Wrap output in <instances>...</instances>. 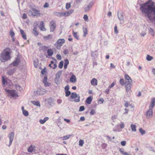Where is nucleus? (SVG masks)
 <instances>
[{
    "mask_svg": "<svg viewBox=\"0 0 155 155\" xmlns=\"http://www.w3.org/2000/svg\"><path fill=\"white\" fill-rule=\"evenodd\" d=\"M142 14L155 25V5L151 0L140 5Z\"/></svg>",
    "mask_w": 155,
    "mask_h": 155,
    "instance_id": "obj_1",
    "label": "nucleus"
},
{
    "mask_svg": "<svg viewBox=\"0 0 155 155\" xmlns=\"http://www.w3.org/2000/svg\"><path fill=\"white\" fill-rule=\"evenodd\" d=\"M10 51L11 50L9 48H7L3 51L0 57V59L2 61L4 62L10 59Z\"/></svg>",
    "mask_w": 155,
    "mask_h": 155,
    "instance_id": "obj_2",
    "label": "nucleus"
},
{
    "mask_svg": "<svg viewBox=\"0 0 155 155\" xmlns=\"http://www.w3.org/2000/svg\"><path fill=\"white\" fill-rule=\"evenodd\" d=\"M155 105V98L152 99L151 103L149 105V108L146 113V117L147 119H149L152 116L153 108Z\"/></svg>",
    "mask_w": 155,
    "mask_h": 155,
    "instance_id": "obj_3",
    "label": "nucleus"
},
{
    "mask_svg": "<svg viewBox=\"0 0 155 155\" xmlns=\"http://www.w3.org/2000/svg\"><path fill=\"white\" fill-rule=\"evenodd\" d=\"M48 91L42 88H38L36 91H34V95L35 96L43 95L46 93Z\"/></svg>",
    "mask_w": 155,
    "mask_h": 155,
    "instance_id": "obj_4",
    "label": "nucleus"
},
{
    "mask_svg": "<svg viewBox=\"0 0 155 155\" xmlns=\"http://www.w3.org/2000/svg\"><path fill=\"white\" fill-rule=\"evenodd\" d=\"M28 151L29 152H34L35 153H37L39 151L38 147L34 145H31L28 149Z\"/></svg>",
    "mask_w": 155,
    "mask_h": 155,
    "instance_id": "obj_5",
    "label": "nucleus"
},
{
    "mask_svg": "<svg viewBox=\"0 0 155 155\" xmlns=\"http://www.w3.org/2000/svg\"><path fill=\"white\" fill-rule=\"evenodd\" d=\"M70 97L71 99H75L77 98H78V99H76L74 101L75 102H79L80 101V96H79V95L77 94L76 93H72Z\"/></svg>",
    "mask_w": 155,
    "mask_h": 155,
    "instance_id": "obj_6",
    "label": "nucleus"
},
{
    "mask_svg": "<svg viewBox=\"0 0 155 155\" xmlns=\"http://www.w3.org/2000/svg\"><path fill=\"white\" fill-rule=\"evenodd\" d=\"M62 73L61 71H58L56 74V78L55 81V83L57 84H59L60 83V76Z\"/></svg>",
    "mask_w": 155,
    "mask_h": 155,
    "instance_id": "obj_7",
    "label": "nucleus"
},
{
    "mask_svg": "<svg viewBox=\"0 0 155 155\" xmlns=\"http://www.w3.org/2000/svg\"><path fill=\"white\" fill-rule=\"evenodd\" d=\"M65 42V40L63 39H59L54 44V45L56 47L58 48V47H60L62 46V44Z\"/></svg>",
    "mask_w": 155,
    "mask_h": 155,
    "instance_id": "obj_8",
    "label": "nucleus"
},
{
    "mask_svg": "<svg viewBox=\"0 0 155 155\" xmlns=\"http://www.w3.org/2000/svg\"><path fill=\"white\" fill-rule=\"evenodd\" d=\"M5 90L8 94H9L12 97H14L16 96H18L17 94L16 93V91L14 90H8L5 89Z\"/></svg>",
    "mask_w": 155,
    "mask_h": 155,
    "instance_id": "obj_9",
    "label": "nucleus"
},
{
    "mask_svg": "<svg viewBox=\"0 0 155 155\" xmlns=\"http://www.w3.org/2000/svg\"><path fill=\"white\" fill-rule=\"evenodd\" d=\"M49 25L50 28V31L51 32L54 31L56 27V25L55 21L54 20L51 21Z\"/></svg>",
    "mask_w": 155,
    "mask_h": 155,
    "instance_id": "obj_10",
    "label": "nucleus"
},
{
    "mask_svg": "<svg viewBox=\"0 0 155 155\" xmlns=\"http://www.w3.org/2000/svg\"><path fill=\"white\" fill-rule=\"evenodd\" d=\"M32 10L33 11V16H40L41 14L40 13V12L39 10L35 8H33L32 9Z\"/></svg>",
    "mask_w": 155,
    "mask_h": 155,
    "instance_id": "obj_11",
    "label": "nucleus"
},
{
    "mask_svg": "<svg viewBox=\"0 0 155 155\" xmlns=\"http://www.w3.org/2000/svg\"><path fill=\"white\" fill-rule=\"evenodd\" d=\"M14 133L13 132H11L8 134V137L9 139V144L8 145L9 147L10 146L12 143L14 138Z\"/></svg>",
    "mask_w": 155,
    "mask_h": 155,
    "instance_id": "obj_12",
    "label": "nucleus"
},
{
    "mask_svg": "<svg viewBox=\"0 0 155 155\" xmlns=\"http://www.w3.org/2000/svg\"><path fill=\"white\" fill-rule=\"evenodd\" d=\"M20 60L19 58L17 57L15 59V60L13 61L11 64V65H13V66H17L20 62Z\"/></svg>",
    "mask_w": 155,
    "mask_h": 155,
    "instance_id": "obj_13",
    "label": "nucleus"
},
{
    "mask_svg": "<svg viewBox=\"0 0 155 155\" xmlns=\"http://www.w3.org/2000/svg\"><path fill=\"white\" fill-rule=\"evenodd\" d=\"M124 78L126 83H132V80L131 78L127 74H125V75Z\"/></svg>",
    "mask_w": 155,
    "mask_h": 155,
    "instance_id": "obj_14",
    "label": "nucleus"
},
{
    "mask_svg": "<svg viewBox=\"0 0 155 155\" xmlns=\"http://www.w3.org/2000/svg\"><path fill=\"white\" fill-rule=\"evenodd\" d=\"M93 5V3L92 2H90L89 5L86 6L84 8V11L85 12H88L90 10L92 6Z\"/></svg>",
    "mask_w": 155,
    "mask_h": 155,
    "instance_id": "obj_15",
    "label": "nucleus"
},
{
    "mask_svg": "<svg viewBox=\"0 0 155 155\" xmlns=\"http://www.w3.org/2000/svg\"><path fill=\"white\" fill-rule=\"evenodd\" d=\"M132 83H126L125 87L126 89V91L127 92L129 91L131 89Z\"/></svg>",
    "mask_w": 155,
    "mask_h": 155,
    "instance_id": "obj_16",
    "label": "nucleus"
},
{
    "mask_svg": "<svg viewBox=\"0 0 155 155\" xmlns=\"http://www.w3.org/2000/svg\"><path fill=\"white\" fill-rule=\"evenodd\" d=\"M47 77L46 76H45L43 80V82L44 83L45 86V87L49 86L51 84L50 83L47 82Z\"/></svg>",
    "mask_w": 155,
    "mask_h": 155,
    "instance_id": "obj_17",
    "label": "nucleus"
},
{
    "mask_svg": "<svg viewBox=\"0 0 155 155\" xmlns=\"http://www.w3.org/2000/svg\"><path fill=\"white\" fill-rule=\"evenodd\" d=\"M91 83L92 85L96 86L97 85V80L95 78H93L91 81Z\"/></svg>",
    "mask_w": 155,
    "mask_h": 155,
    "instance_id": "obj_18",
    "label": "nucleus"
},
{
    "mask_svg": "<svg viewBox=\"0 0 155 155\" xmlns=\"http://www.w3.org/2000/svg\"><path fill=\"white\" fill-rule=\"evenodd\" d=\"M20 31L22 35V38L26 40L27 39L26 35L24 31L21 29H20Z\"/></svg>",
    "mask_w": 155,
    "mask_h": 155,
    "instance_id": "obj_19",
    "label": "nucleus"
},
{
    "mask_svg": "<svg viewBox=\"0 0 155 155\" xmlns=\"http://www.w3.org/2000/svg\"><path fill=\"white\" fill-rule=\"evenodd\" d=\"M48 48V47L43 45L40 47L39 48V49L40 50L42 51H45L47 50Z\"/></svg>",
    "mask_w": 155,
    "mask_h": 155,
    "instance_id": "obj_20",
    "label": "nucleus"
},
{
    "mask_svg": "<svg viewBox=\"0 0 155 155\" xmlns=\"http://www.w3.org/2000/svg\"><path fill=\"white\" fill-rule=\"evenodd\" d=\"M91 56L93 57H97L98 55V51L97 50L91 52Z\"/></svg>",
    "mask_w": 155,
    "mask_h": 155,
    "instance_id": "obj_21",
    "label": "nucleus"
},
{
    "mask_svg": "<svg viewBox=\"0 0 155 155\" xmlns=\"http://www.w3.org/2000/svg\"><path fill=\"white\" fill-rule=\"evenodd\" d=\"M48 119L49 118L48 117H45L43 119H40L39 120V122L41 124H43L48 120Z\"/></svg>",
    "mask_w": 155,
    "mask_h": 155,
    "instance_id": "obj_22",
    "label": "nucleus"
},
{
    "mask_svg": "<svg viewBox=\"0 0 155 155\" xmlns=\"http://www.w3.org/2000/svg\"><path fill=\"white\" fill-rule=\"evenodd\" d=\"M70 81L71 82H75L76 81V78L74 75H72L70 78Z\"/></svg>",
    "mask_w": 155,
    "mask_h": 155,
    "instance_id": "obj_23",
    "label": "nucleus"
},
{
    "mask_svg": "<svg viewBox=\"0 0 155 155\" xmlns=\"http://www.w3.org/2000/svg\"><path fill=\"white\" fill-rule=\"evenodd\" d=\"M15 70V68L9 70L7 72V74L9 75H12L14 74Z\"/></svg>",
    "mask_w": 155,
    "mask_h": 155,
    "instance_id": "obj_24",
    "label": "nucleus"
},
{
    "mask_svg": "<svg viewBox=\"0 0 155 155\" xmlns=\"http://www.w3.org/2000/svg\"><path fill=\"white\" fill-rule=\"evenodd\" d=\"M92 101V98L91 97H88L86 100V103L88 104H90Z\"/></svg>",
    "mask_w": 155,
    "mask_h": 155,
    "instance_id": "obj_25",
    "label": "nucleus"
},
{
    "mask_svg": "<svg viewBox=\"0 0 155 155\" xmlns=\"http://www.w3.org/2000/svg\"><path fill=\"white\" fill-rule=\"evenodd\" d=\"M47 52L49 56H51L53 54V51L52 49H49L47 50Z\"/></svg>",
    "mask_w": 155,
    "mask_h": 155,
    "instance_id": "obj_26",
    "label": "nucleus"
},
{
    "mask_svg": "<svg viewBox=\"0 0 155 155\" xmlns=\"http://www.w3.org/2000/svg\"><path fill=\"white\" fill-rule=\"evenodd\" d=\"M31 102L34 105H36L37 106L40 107L41 106V105L40 104V102L39 101H31Z\"/></svg>",
    "mask_w": 155,
    "mask_h": 155,
    "instance_id": "obj_27",
    "label": "nucleus"
},
{
    "mask_svg": "<svg viewBox=\"0 0 155 155\" xmlns=\"http://www.w3.org/2000/svg\"><path fill=\"white\" fill-rule=\"evenodd\" d=\"M69 64V61L68 59H66L64 60V69H66L68 65Z\"/></svg>",
    "mask_w": 155,
    "mask_h": 155,
    "instance_id": "obj_28",
    "label": "nucleus"
},
{
    "mask_svg": "<svg viewBox=\"0 0 155 155\" xmlns=\"http://www.w3.org/2000/svg\"><path fill=\"white\" fill-rule=\"evenodd\" d=\"M52 35H49L48 36H44L43 38L45 40H48L51 39Z\"/></svg>",
    "mask_w": 155,
    "mask_h": 155,
    "instance_id": "obj_29",
    "label": "nucleus"
},
{
    "mask_svg": "<svg viewBox=\"0 0 155 155\" xmlns=\"http://www.w3.org/2000/svg\"><path fill=\"white\" fill-rule=\"evenodd\" d=\"M119 151L122 154H123L124 155H131L129 154H128L126 152H125L124 151V149L120 148L119 149Z\"/></svg>",
    "mask_w": 155,
    "mask_h": 155,
    "instance_id": "obj_30",
    "label": "nucleus"
},
{
    "mask_svg": "<svg viewBox=\"0 0 155 155\" xmlns=\"http://www.w3.org/2000/svg\"><path fill=\"white\" fill-rule=\"evenodd\" d=\"M117 15L119 19H123V16L121 12H118Z\"/></svg>",
    "mask_w": 155,
    "mask_h": 155,
    "instance_id": "obj_31",
    "label": "nucleus"
},
{
    "mask_svg": "<svg viewBox=\"0 0 155 155\" xmlns=\"http://www.w3.org/2000/svg\"><path fill=\"white\" fill-rule=\"evenodd\" d=\"M120 83L122 86H124L126 84V82L124 81L123 78H121L120 80Z\"/></svg>",
    "mask_w": 155,
    "mask_h": 155,
    "instance_id": "obj_32",
    "label": "nucleus"
},
{
    "mask_svg": "<svg viewBox=\"0 0 155 155\" xmlns=\"http://www.w3.org/2000/svg\"><path fill=\"white\" fill-rule=\"evenodd\" d=\"M33 33L35 36H36L38 35V33L37 31L36 28H34L33 29Z\"/></svg>",
    "mask_w": 155,
    "mask_h": 155,
    "instance_id": "obj_33",
    "label": "nucleus"
},
{
    "mask_svg": "<svg viewBox=\"0 0 155 155\" xmlns=\"http://www.w3.org/2000/svg\"><path fill=\"white\" fill-rule=\"evenodd\" d=\"M130 127L132 130L133 131H136V125L134 124H131Z\"/></svg>",
    "mask_w": 155,
    "mask_h": 155,
    "instance_id": "obj_34",
    "label": "nucleus"
},
{
    "mask_svg": "<svg viewBox=\"0 0 155 155\" xmlns=\"http://www.w3.org/2000/svg\"><path fill=\"white\" fill-rule=\"evenodd\" d=\"M63 12H54V14L56 16H61L63 15Z\"/></svg>",
    "mask_w": 155,
    "mask_h": 155,
    "instance_id": "obj_35",
    "label": "nucleus"
},
{
    "mask_svg": "<svg viewBox=\"0 0 155 155\" xmlns=\"http://www.w3.org/2000/svg\"><path fill=\"white\" fill-rule=\"evenodd\" d=\"M83 31L84 34L83 36L84 37H85L86 35L87 34V29L86 28H83Z\"/></svg>",
    "mask_w": 155,
    "mask_h": 155,
    "instance_id": "obj_36",
    "label": "nucleus"
},
{
    "mask_svg": "<svg viewBox=\"0 0 155 155\" xmlns=\"http://www.w3.org/2000/svg\"><path fill=\"white\" fill-rule=\"evenodd\" d=\"M149 33L151 35L153 36L154 35V33L153 32V31L152 28H150L149 29Z\"/></svg>",
    "mask_w": 155,
    "mask_h": 155,
    "instance_id": "obj_37",
    "label": "nucleus"
},
{
    "mask_svg": "<svg viewBox=\"0 0 155 155\" xmlns=\"http://www.w3.org/2000/svg\"><path fill=\"white\" fill-rule=\"evenodd\" d=\"M146 59L148 61H150L153 59V57L149 55H147V56Z\"/></svg>",
    "mask_w": 155,
    "mask_h": 155,
    "instance_id": "obj_38",
    "label": "nucleus"
},
{
    "mask_svg": "<svg viewBox=\"0 0 155 155\" xmlns=\"http://www.w3.org/2000/svg\"><path fill=\"white\" fill-rule=\"evenodd\" d=\"M73 35L75 38L77 40L79 39V37L77 35V33L74 32V31H73Z\"/></svg>",
    "mask_w": 155,
    "mask_h": 155,
    "instance_id": "obj_39",
    "label": "nucleus"
},
{
    "mask_svg": "<svg viewBox=\"0 0 155 155\" xmlns=\"http://www.w3.org/2000/svg\"><path fill=\"white\" fill-rule=\"evenodd\" d=\"M139 130L142 135L145 134V131L142 128H140L139 129Z\"/></svg>",
    "mask_w": 155,
    "mask_h": 155,
    "instance_id": "obj_40",
    "label": "nucleus"
},
{
    "mask_svg": "<svg viewBox=\"0 0 155 155\" xmlns=\"http://www.w3.org/2000/svg\"><path fill=\"white\" fill-rule=\"evenodd\" d=\"M15 87L16 89L18 91H21L22 90V88L19 85H16Z\"/></svg>",
    "mask_w": 155,
    "mask_h": 155,
    "instance_id": "obj_41",
    "label": "nucleus"
},
{
    "mask_svg": "<svg viewBox=\"0 0 155 155\" xmlns=\"http://www.w3.org/2000/svg\"><path fill=\"white\" fill-rule=\"evenodd\" d=\"M79 145L80 146H82L84 143V141L83 140L81 139H80L79 141Z\"/></svg>",
    "mask_w": 155,
    "mask_h": 155,
    "instance_id": "obj_42",
    "label": "nucleus"
},
{
    "mask_svg": "<svg viewBox=\"0 0 155 155\" xmlns=\"http://www.w3.org/2000/svg\"><path fill=\"white\" fill-rule=\"evenodd\" d=\"M63 61H61L60 62L59 65H58V67L60 68L61 69L63 68Z\"/></svg>",
    "mask_w": 155,
    "mask_h": 155,
    "instance_id": "obj_43",
    "label": "nucleus"
},
{
    "mask_svg": "<svg viewBox=\"0 0 155 155\" xmlns=\"http://www.w3.org/2000/svg\"><path fill=\"white\" fill-rule=\"evenodd\" d=\"M63 16H68L70 15L68 11L63 12Z\"/></svg>",
    "mask_w": 155,
    "mask_h": 155,
    "instance_id": "obj_44",
    "label": "nucleus"
},
{
    "mask_svg": "<svg viewBox=\"0 0 155 155\" xmlns=\"http://www.w3.org/2000/svg\"><path fill=\"white\" fill-rule=\"evenodd\" d=\"M9 33H10V35L11 37V38H13L15 35L14 32L13 31L11 30L10 31Z\"/></svg>",
    "mask_w": 155,
    "mask_h": 155,
    "instance_id": "obj_45",
    "label": "nucleus"
},
{
    "mask_svg": "<svg viewBox=\"0 0 155 155\" xmlns=\"http://www.w3.org/2000/svg\"><path fill=\"white\" fill-rule=\"evenodd\" d=\"M71 137L70 135H67L63 137V139L64 140H67L69 139Z\"/></svg>",
    "mask_w": 155,
    "mask_h": 155,
    "instance_id": "obj_46",
    "label": "nucleus"
},
{
    "mask_svg": "<svg viewBox=\"0 0 155 155\" xmlns=\"http://www.w3.org/2000/svg\"><path fill=\"white\" fill-rule=\"evenodd\" d=\"M22 112L23 115L25 116H28L29 114L28 112L26 110H24Z\"/></svg>",
    "mask_w": 155,
    "mask_h": 155,
    "instance_id": "obj_47",
    "label": "nucleus"
},
{
    "mask_svg": "<svg viewBox=\"0 0 155 155\" xmlns=\"http://www.w3.org/2000/svg\"><path fill=\"white\" fill-rule=\"evenodd\" d=\"M65 96L67 97H68L71 94V91H65Z\"/></svg>",
    "mask_w": 155,
    "mask_h": 155,
    "instance_id": "obj_48",
    "label": "nucleus"
},
{
    "mask_svg": "<svg viewBox=\"0 0 155 155\" xmlns=\"http://www.w3.org/2000/svg\"><path fill=\"white\" fill-rule=\"evenodd\" d=\"M2 82L3 84L5 85L7 82V81L3 77H2Z\"/></svg>",
    "mask_w": 155,
    "mask_h": 155,
    "instance_id": "obj_49",
    "label": "nucleus"
},
{
    "mask_svg": "<svg viewBox=\"0 0 155 155\" xmlns=\"http://www.w3.org/2000/svg\"><path fill=\"white\" fill-rule=\"evenodd\" d=\"M71 7V4L70 3H67L66 4V8L67 10L68 9Z\"/></svg>",
    "mask_w": 155,
    "mask_h": 155,
    "instance_id": "obj_50",
    "label": "nucleus"
},
{
    "mask_svg": "<svg viewBox=\"0 0 155 155\" xmlns=\"http://www.w3.org/2000/svg\"><path fill=\"white\" fill-rule=\"evenodd\" d=\"M28 13L29 16H33V11H31L29 10L28 11Z\"/></svg>",
    "mask_w": 155,
    "mask_h": 155,
    "instance_id": "obj_51",
    "label": "nucleus"
},
{
    "mask_svg": "<svg viewBox=\"0 0 155 155\" xmlns=\"http://www.w3.org/2000/svg\"><path fill=\"white\" fill-rule=\"evenodd\" d=\"M83 18H84V21H87L88 20V17L87 15H84Z\"/></svg>",
    "mask_w": 155,
    "mask_h": 155,
    "instance_id": "obj_52",
    "label": "nucleus"
},
{
    "mask_svg": "<svg viewBox=\"0 0 155 155\" xmlns=\"http://www.w3.org/2000/svg\"><path fill=\"white\" fill-rule=\"evenodd\" d=\"M84 109V106H81L80 107L79 111H83Z\"/></svg>",
    "mask_w": 155,
    "mask_h": 155,
    "instance_id": "obj_53",
    "label": "nucleus"
},
{
    "mask_svg": "<svg viewBox=\"0 0 155 155\" xmlns=\"http://www.w3.org/2000/svg\"><path fill=\"white\" fill-rule=\"evenodd\" d=\"M114 31L115 33L117 34L118 33V31L117 29V27L115 26L114 28Z\"/></svg>",
    "mask_w": 155,
    "mask_h": 155,
    "instance_id": "obj_54",
    "label": "nucleus"
},
{
    "mask_svg": "<svg viewBox=\"0 0 155 155\" xmlns=\"http://www.w3.org/2000/svg\"><path fill=\"white\" fill-rule=\"evenodd\" d=\"M69 85H67L64 88L65 91H69Z\"/></svg>",
    "mask_w": 155,
    "mask_h": 155,
    "instance_id": "obj_55",
    "label": "nucleus"
},
{
    "mask_svg": "<svg viewBox=\"0 0 155 155\" xmlns=\"http://www.w3.org/2000/svg\"><path fill=\"white\" fill-rule=\"evenodd\" d=\"M57 58L58 60H61V57L60 54H57L56 55Z\"/></svg>",
    "mask_w": 155,
    "mask_h": 155,
    "instance_id": "obj_56",
    "label": "nucleus"
},
{
    "mask_svg": "<svg viewBox=\"0 0 155 155\" xmlns=\"http://www.w3.org/2000/svg\"><path fill=\"white\" fill-rule=\"evenodd\" d=\"M46 68H44L42 70H41V74H44L46 72Z\"/></svg>",
    "mask_w": 155,
    "mask_h": 155,
    "instance_id": "obj_57",
    "label": "nucleus"
},
{
    "mask_svg": "<svg viewBox=\"0 0 155 155\" xmlns=\"http://www.w3.org/2000/svg\"><path fill=\"white\" fill-rule=\"evenodd\" d=\"M68 50L66 49H65L63 51V53L65 55H66L68 54Z\"/></svg>",
    "mask_w": 155,
    "mask_h": 155,
    "instance_id": "obj_58",
    "label": "nucleus"
},
{
    "mask_svg": "<svg viewBox=\"0 0 155 155\" xmlns=\"http://www.w3.org/2000/svg\"><path fill=\"white\" fill-rule=\"evenodd\" d=\"M53 100L51 98H49L48 99V103L51 104V103H52Z\"/></svg>",
    "mask_w": 155,
    "mask_h": 155,
    "instance_id": "obj_59",
    "label": "nucleus"
},
{
    "mask_svg": "<svg viewBox=\"0 0 155 155\" xmlns=\"http://www.w3.org/2000/svg\"><path fill=\"white\" fill-rule=\"evenodd\" d=\"M126 144V142L125 141H123L121 142V144L122 146H125Z\"/></svg>",
    "mask_w": 155,
    "mask_h": 155,
    "instance_id": "obj_60",
    "label": "nucleus"
},
{
    "mask_svg": "<svg viewBox=\"0 0 155 155\" xmlns=\"http://www.w3.org/2000/svg\"><path fill=\"white\" fill-rule=\"evenodd\" d=\"M40 29L41 31H45L46 29L44 27V26H40Z\"/></svg>",
    "mask_w": 155,
    "mask_h": 155,
    "instance_id": "obj_61",
    "label": "nucleus"
},
{
    "mask_svg": "<svg viewBox=\"0 0 155 155\" xmlns=\"http://www.w3.org/2000/svg\"><path fill=\"white\" fill-rule=\"evenodd\" d=\"M27 18V15L25 13L23 14V16H22V18L24 19H25Z\"/></svg>",
    "mask_w": 155,
    "mask_h": 155,
    "instance_id": "obj_62",
    "label": "nucleus"
},
{
    "mask_svg": "<svg viewBox=\"0 0 155 155\" xmlns=\"http://www.w3.org/2000/svg\"><path fill=\"white\" fill-rule=\"evenodd\" d=\"M95 111L94 110H92L90 112V114L91 115H94L95 113Z\"/></svg>",
    "mask_w": 155,
    "mask_h": 155,
    "instance_id": "obj_63",
    "label": "nucleus"
},
{
    "mask_svg": "<svg viewBox=\"0 0 155 155\" xmlns=\"http://www.w3.org/2000/svg\"><path fill=\"white\" fill-rule=\"evenodd\" d=\"M110 89L108 87V88L105 90V93L107 94H108L109 92Z\"/></svg>",
    "mask_w": 155,
    "mask_h": 155,
    "instance_id": "obj_64",
    "label": "nucleus"
}]
</instances>
